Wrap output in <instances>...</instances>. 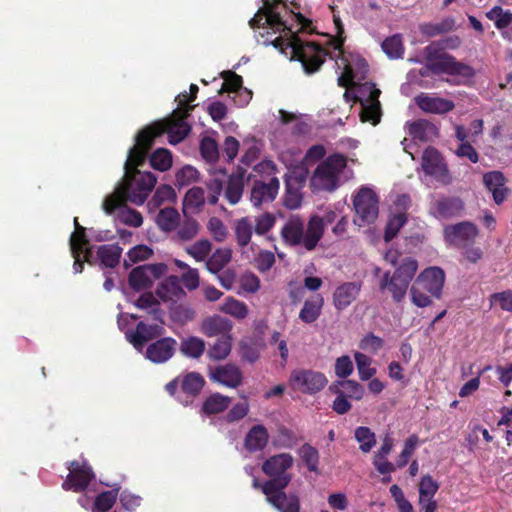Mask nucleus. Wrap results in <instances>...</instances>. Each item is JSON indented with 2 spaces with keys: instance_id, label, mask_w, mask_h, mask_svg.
Listing matches in <instances>:
<instances>
[{
  "instance_id": "1",
  "label": "nucleus",
  "mask_w": 512,
  "mask_h": 512,
  "mask_svg": "<svg viewBox=\"0 0 512 512\" xmlns=\"http://www.w3.org/2000/svg\"><path fill=\"white\" fill-rule=\"evenodd\" d=\"M190 109H177L169 118L155 122L138 133L136 143L130 148L125 161L122 181L103 201L102 206L107 214L113 213L128 201L136 205L146 201L157 178L153 173L141 171L138 167L144 163L155 137L167 133L171 144H178L185 139L190 132V126L185 121Z\"/></svg>"
},
{
  "instance_id": "2",
  "label": "nucleus",
  "mask_w": 512,
  "mask_h": 512,
  "mask_svg": "<svg viewBox=\"0 0 512 512\" xmlns=\"http://www.w3.org/2000/svg\"><path fill=\"white\" fill-rule=\"evenodd\" d=\"M294 457L287 452L268 457L261 466L262 472L269 477L261 485L266 500L280 512H300L298 495L287 494L284 489L292 480L290 470L294 465Z\"/></svg>"
},
{
  "instance_id": "3",
  "label": "nucleus",
  "mask_w": 512,
  "mask_h": 512,
  "mask_svg": "<svg viewBox=\"0 0 512 512\" xmlns=\"http://www.w3.org/2000/svg\"><path fill=\"white\" fill-rule=\"evenodd\" d=\"M265 24L275 31H288L286 38L279 37L275 39L273 45L290 59L300 61L306 73L316 72L323 64L322 49L313 43L302 41L295 33L288 29L280 14L273 8H268L265 12Z\"/></svg>"
},
{
  "instance_id": "4",
  "label": "nucleus",
  "mask_w": 512,
  "mask_h": 512,
  "mask_svg": "<svg viewBox=\"0 0 512 512\" xmlns=\"http://www.w3.org/2000/svg\"><path fill=\"white\" fill-rule=\"evenodd\" d=\"M340 216L336 209H328L323 216L312 215L306 225L300 216H291L281 228V238L289 246L313 251L323 237L325 226L337 221Z\"/></svg>"
},
{
  "instance_id": "5",
  "label": "nucleus",
  "mask_w": 512,
  "mask_h": 512,
  "mask_svg": "<svg viewBox=\"0 0 512 512\" xmlns=\"http://www.w3.org/2000/svg\"><path fill=\"white\" fill-rule=\"evenodd\" d=\"M347 159L342 154H333L320 162L310 178L313 192H333L336 190L345 173Z\"/></svg>"
},
{
  "instance_id": "6",
  "label": "nucleus",
  "mask_w": 512,
  "mask_h": 512,
  "mask_svg": "<svg viewBox=\"0 0 512 512\" xmlns=\"http://www.w3.org/2000/svg\"><path fill=\"white\" fill-rule=\"evenodd\" d=\"M418 269V263L411 257L404 258L395 272L391 275L386 272L381 281L380 289L387 290L396 303L404 300L408 287Z\"/></svg>"
},
{
  "instance_id": "7",
  "label": "nucleus",
  "mask_w": 512,
  "mask_h": 512,
  "mask_svg": "<svg viewBox=\"0 0 512 512\" xmlns=\"http://www.w3.org/2000/svg\"><path fill=\"white\" fill-rule=\"evenodd\" d=\"M327 383L322 372L303 368L293 370L288 381L292 390L310 395L320 392Z\"/></svg>"
},
{
  "instance_id": "8",
  "label": "nucleus",
  "mask_w": 512,
  "mask_h": 512,
  "mask_svg": "<svg viewBox=\"0 0 512 512\" xmlns=\"http://www.w3.org/2000/svg\"><path fill=\"white\" fill-rule=\"evenodd\" d=\"M378 203L376 193L371 188L362 187L353 199L356 213L354 223L359 226L373 223L378 217Z\"/></svg>"
},
{
  "instance_id": "9",
  "label": "nucleus",
  "mask_w": 512,
  "mask_h": 512,
  "mask_svg": "<svg viewBox=\"0 0 512 512\" xmlns=\"http://www.w3.org/2000/svg\"><path fill=\"white\" fill-rule=\"evenodd\" d=\"M380 90L373 83L361 84L357 90V98L361 102L360 117L362 122L377 125L381 119V105L379 102Z\"/></svg>"
},
{
  "instance_id": "10",
  "label": "nucleus",
  "mask_w": 512,
  "mask_h": 512,
  "mask_svg": "<svg viewBox=\"0 0 512 512\" xmlns=\"http://www.w3.org/2000/svg\"><path fill=\"white\" fill-rule=\"evenodd\" d=\"M167 266L164 263L146 264L134 268L129 275V284L136 291L145 290L152 286L153 282L164 275Z\"/></svg>"
},
{
  "instance_id": "11",
  "label": "nucleus",
  "mask_w": 512,
  "mask_h": 512,
  "mask_svg": "<svg viewBox=\"0 0 512 512\" xmlns=\"http://www.w3.org/2000/svg\"><path fill=\"white\" fill-rule=\"evenodd\" d=\"M421 166L425 174L434 177L444 184L450 182L447 166L435 148L428 147L424 150Z\"/></svg>"
},
{
  "instance_id": "12",
  "label": "nucleus",
  "mask_w": 512,
  "mask_h": 512,
  "mask_svg": "<svg viewBox=\"0 0 512 512\" xmlns=\"http://www.w3.org/2000/svg\"><path fill=\"white\" fill-rule=\"evenodd\" d=\"M427 69L433 74L446 73L449 75H461L470 77L473 75V69L449 54H442L427 64Z\"/></svg>"
},
{
  "instance_id": "13",
  "label": "nucleus",
  "mask_w": 512,
  "mask_h": 512,
  "mask_svg": "<svg viewBox=\"0 0 512 512\" xmlns=\"http://www.w3.org/2000/svg\"><path fill=\"white\" fill-rule=\"evenodd\" d=\"M341 61L344 67L343 72L338 77L339 86H355L358 81H361L366 77L368 64L363 58L357 56L349 61L344 55H342Z\"/></svg>"
},
{
  "instance_id": "14",
  "label": "nucleus",
  "mask_w": 512,
  "mask_h": 512,
  "mask_svg": "<svg viewBox=\"0 0 512 512\" xmlns=\"http://www.w3.org/2000/svg\"><path fill=\"white\" fill-rule=\"evenodd\" d=\"M279 188L280 182L275 176L270 177L268 181L256 180L250 191L252 205L259 207L264 203L274 201L278 195Z\"/></svg>"
},
{
  "instance_id": "15",
  "label": "nucleus",
  "mask_w": 512,
  "mask_h": 512,
  "mask_svg": "<svg viewBox=\"0 0 512 512\" xmlns=\"http://www.w3.org/2000/svg\"><path fill=\"white\" fill-rule=\"evenodd\" d=\"M69 474L62 484L64 490H73L75 492L84 490L94 477L91 468L86 464H80L76 461L70 463Z\"/></svg>"
},
{
  "instance_id": "16",
  "label": "nucleus",
  "mask_w": 512,
  "mask_h": 512,
  "mask_svg": "<svg viewBox=\"0 0 512 512\" xmlns=\"http://www.w3.org/2000/svg\"><path fill=\"white\" fill-rule=\"evenodd\" d=\"M477 235V226L469 221L449 225L444 229L446 241L455 246H464L467 243L474 241Z\"/></svg>"
},
{
  "instance_id": "17",
  "label": "nucleus",
  "mask_w": 512,
  "mask_h": 512,
  "mask_svg": "<svg viewBox=\"0 0 512 512\" xmlns=\"http://www.w3.org/2000/svg\"><path fill=\"white\" fill-rule=\"evenodd\" d=\"M209 378L211 381L229 388H237L243 382L242 371L231 363L209 368Z\"/></svg>"
},
{
  "instance_id": "18",
  "label": "nucleus",
  "mask_w": 512,
  "mask_h": 512,
  "mask_svg": "<svg viewBox=\"0 0 512 512\" xmlns=\"http://www.w3.org/2000/svg\"><path fill=\"white\" fill-rule=\"evenodd\" d=\"M445 281L444 271L439 267H429L421 272L415 283L426 290L431 296L440 298Z\"/></svg>"
},
{
  "instance_id": "19",
  "label": "nucleus",
  "mask_w": 512,
  "mask_h": 512,
  "mask_svg": "<svg viewBox=\"0 0 512 512\" xmlns=\"http://www.w3.org/2000/svg\"><path fill=\"white\" fill-rule=\"evenodd\" d=\"M361 288L360 281L344 282L338 285L332 295L335 309L343 311L349 307L359 296Z\"/></svg>"
},
{
  "instance_id": "20",
  "label": "nucleus",
  "mask_w": 512,
  "mask_h": 512,
  "mask_svg": "<svg viewBox=\"0 0 512 512\" xmlns=\"http://www.w3.org/2000/svg\"><path fill=\"white\" fill-rule=\"evenodd\" d=\"M414 100L416 105L425 113L445 114L455 108L453 101L426 93L419 94Z\"/></svg>"
},
{
  "instance_id": "21",
  "label": "nucleus",
  "mask_w": 512,
  "mask_h": 512,
  "mask_svg": "<svg viewBox=\"0 0 512 512\" xmlns=\"http://www.w3.org/2000/svg\"><path fill=\"white\" fill-rule=\"evenodd\" d=\"M253 231V222L248 216L239 218L234 222L233 232L235 241L243 253H246V248L251 250L253 253L258 249L256 244L251 243Z\"/></svg>"
},
{
  "instance_id": "22",
  "label": "nucleus",
  "mask_w": 512,
  "mask_h": 512,
  "mask_svg": "<svg viewBox=\"0 0 512 512\" xmlns=\"http://www.w3.org/2000/svg\"><path fill=\"white\" fill-rule=\"evenodd\" d=\"M176 345L171 337L161 338L147 347L145 356L154 363H164L174 355Z\"/></svg>"
},
{
  "instance_id": "23",
  "label": "nucleus",
  "mask_w": 512,
  "mask_h": 512,
  "mask_svg": "<svg viewBox=\"0 0 512 512\" xmlns=\"http://www.w3.org/2000/svg\"><path fill=\"white\" fill-rule=\"evenodd\" d=\"M248 179L249 176L246 177V172L242 169H238L228 177L224 188V199L230 205H236L240 202Z\"/></svg>"
},
{
  "instance_id": "24",
  "label": "nucleus",
  "mask_w": 512,
  "mask_h": 512,
  "mask_svg": "<svg viewBox=\"0 0 512 512\" xmlns=\"http://www.w3.org/2000/svg\"><path fill=\"white\" fill-rule=\"evenodd\" d=\"M156 295L164 302L177 303L186 297V292L177 276H169L158 285Z\"/></svg>"
},
{
  "instance_id": "25",
  "label": "nucleus",
  "mask_w": 512,
  "mask_h": 512,
  "mask_svg": "<svg viewBox=\"0 0 512 512\" xmlns=\"http://www.w3.org/2000/svg\"><path fill=\"white\" fill-rule=\"evenodd\" d=\"M232 322L219 315L208 316L203 319L200 325V331L207 337H224L231 335Z\"/></svg>"
},
{
  "instance_id": "26",
  "label": "nucleus",
  "mask_w": 512,
  "mask_h": 512,
  "mask_svg": "<svg viewBox=\"0 0 512 512\" xmlns=\"http://www.w3.org/2000/svg\"><path fill=\"white\" fill-rule=\"evenodd\" d=\"M485 187L492 193L493 200L500 205L507 197L506 178L501 171H490L483 175Z\"/></svg>"
},
{
  "instance_id": "27",
  "label": "nucleus",
  "mask_w": 512,
  "mask_h": 512,
  "mask_svg": "<svg viewBox=\"0 0 512 512\" xmlns=\"http://www.w3.org/2000/svg\"><path fill=\"white\" fill-rule=\"evenodd\" d=\"M159 334L158 325L148 326L144 322H139L135 331L126 333V338L139 352H142L144 344Z\"/></svg>"
},
{
  "instance_id": "28",
  "label": "nucleus",
  "mask_w": 512,
  "mask_h": 512,
  "mask_svg": "<svg viewBox=\"0 0 512 512\" xmlns=\"http://www.w3.org/2000/svg\"><path fill=\"white\" fill-rule=\"evenodd\" d=\"M408 134L420 141H432L439 135L436 125L426 119H419L407 123Z\"/></svg>"
},
{
  "instance_id": "29",
  "label": "nucleus",
  "mask_w": 512,
  "mask_h": 512,
  "mask_svg": "<svg viewBox=\"0 0 512 512\" xmlns=\"http://www.w3.org/2000/svg\"><path fill=\"white\" fill-rule=\"evenodd\" d=\"M269 434L265 426H253L245 436L244 446L249 452L262 451L268 444Z\"/></svg>"
},
{
  "instance_id": "30",
  "label": "nucleus",
  "mask_w": 512,
  "mask_h": 512,
  "mask_svg": "<svg viewBox=\"0 0 512 512\" xmlns=\"http://www.w3.org/2000/svg\"><path fill=\"white\" fill-rule=\"evenodd\" d=\"M286 192L284 195V205L288 209H297L302 203V180L296 176H287L285 178Z\"/></svg>"
},
{
  "instance_id": "31",
  "label": "nucleus",
  "mask_w": 512,
  "mask_h": 512,
  "mask_svg": "<svg viewBox=\"0 0 512 512\" xmlns=\"http://www.w3.org/2000/svg\"><path fill=\"white\" fill-rule=\"evenodd\" d=\"M122 251L117 244H104L97 248L96 255L103 267L114 268L120 262Z\"/></svg>"
},
{
  "instance_id": "32",
  "label": "nucleus",
  "mask_w": 512,
  "mask_h": 512,
  "mask_svg": "<svg viewBox=\"0 0 512 512\" xmlns=\"http://www.w3.org/2000/svg\"><path fill=\"white\" fill-rule=\"evenodd\" d=\"M179 350L185 357L199 359L206 350V343L200 337L187 336L182 338Z\"/></svg>"
},
{
  "instance_id": "33",
  "label": "nucleus",
  "mask_w": 512,
  "mask_h": 512,
  "mask_svg": "<svg viewBox=\"0 0 512 512\" xmlns=\"http://www.w3.org/2000/svg\"><path fill=\"white\" fill-rule=\"evenodd\" d=\"M323 304L324 299L319 294L306 300L299 312V319L307 324L315 322L321 314Z\"/></svg>"
},
{
  "instance_id": "34",
  "label": "nucleus",
  "mask_w": 512,
  "mask_h": 512,
  "mask_svg": "<svg viewBox=\"0 0 512 512\" xmlns=\"http://www.w3.org/2000/svg\"><path fill=\"white\" fill-rule=\"evenodd\" d=\"M433 209L437 217L450 218L460 213L463 209V202L459 198H444L437 200Z\"/></svg>"
},
{
  "instance_id": "35",
  "label": "nucleus",
  "mask_w": 512,
  "mask_h": 512,
  "mask_svg": "<svg viewBox=\"0 0 512 512\" xmlns=\"http://www.w3.org/2000/svg\"><path fill=\"white\" fill-rule=\"evenodd\" d=\"M232 349V336L226 335L219 337L217 341L211 345L207 351V357L213 361H221L226 359Z\"/></svg>"
},
{
  "instance_id": "36",
  "label": "nucleus",
  "mask_w": 512,
  "mask_h": 512,
  "mask_svg": "<svg viewBox=\"0 0 512 512\" xmlns=\"http://www.w3.org/2000/svg\"><path fill=\"white\" fill-rule=\"evenodd\" d=\"M180 220L178 211L172 207L163 208L156 217V223L162 231L176 230Z\"/></svg>"
},
{
  "instance_id": "37",
  "label": "nucleus",
  "mask_w": 512,
  "mask_h": 512,
  "mask_svg": "<svg viewBox=\"0 0 512 512\" xmlns=\"http://www.w3.org/2000/svg\"><path fill=\"white\" fill-rule=\"evenodd\" d=\"M232 258V251L229 248L216 249L213 254L206 261V268L211 273H218L221 271Z\"/></svg>"
},
{
  "instance_id": "38",
  "label": "nucleus",
  "mask_w": 512,
  "mask_h": 512,
  "mask_svg": "<svg viewBox=\"0 0 512 512\" xmlns=\"http://www.w3.org/2000/svg\"><path fill=\"white\" fill-rule=\"evenodd\" d=\"M206 201L204 190L201 187H192L184 197V211L198 212Z\"/></svg>"
},
{
  "instance_id": "39",
  "label": "nucleus",
  "mask_w": 512,
  "mask_h": 512,
  "mask_svg": "<svg viewBox=\"0 0 512 512\" xmlns=\"http://www.w3.org/2000/svg\"><path fill=\"white\" fill-rule=\"evenodd\" d=\"M170 317L173 322L185 325L196 318V311L189 304H178L170 308Z\"/></svg>"
},
{
  "instance_id": "40",
  "label": "nucleus",
  "mask_w": 512,
  "mask_h": 512,
  "mask_svg": "<svg viewBox=\"0 0 512 512\" xmlns=\"http://www.w3.org/2000/svg\"><path fill=\"white\" fill-rule=\"evenodd\" d=\"M298 454L310 472L318 473L320 456L315 447L305 443L299 448Z\"/></svg>"
},
{
  "instance_id": "41",
  "label": "nucleus",
  "mask_w": 512,
  "mask_h": 512,
  "mask_svg": "<svg viewBox=\"0 0 512 512\" xmlns=\"http://www.w3.org/2000/svg\"><path fill=\"white\" fill-rule=\"evenodd\" d=\"M199 228V223L195 219L187 218L178 224L175 239L182 242L190 241L198 235Z\"/></svg>"
},
{
  "instance_id": "42",
  "label": "nucleus",
  "mask_w": 512,
  "mask_h": 512,
  "mask_svg": "<svg viewBox=\"0 0 512 512\" xmlns=\"http://www.w3.org/2000/svg\"><path fill=\"white\" fill-rule=\"evenodd\" d=\"M230 404V398L220 393L212 394L203 404V411L206 414H217L223 412Z\"/></svg>"
},
{
  "instance_id": "43",
  "label": "nucleus",
  "mask_w": 512,
  "mask_h": 512,
  "mask_svg": "<svg viewBox=\"0 0 512 512\" xmlns=\"http://www.w3.org/2000/svg\"><path fill=\"white\" fill-rule=\"evenodd\" d=\"M220 311L237 319H244L248 314V308L246 304L232 297H228L221 304Z\"/></svg>"
},
{
  "instance_id": "44",
  "label": "nucleus",
  "mask_w": 512,
  "mask_h": 512,
  "mask_svg": "<svg viewBox=\"0 0 512 512\" xmlns=\"http://www.w3.org/2000/svg\"><path fill=\"white\" fill-rule=\"evenodd\" d=\"M381 47L384 53L391 59L402 58L404 54V46L399 34L386 38L382 42Z\"/></svg>"
},
{
  "instance_id": "45",
  "label": "nucleus",
  "mask_w": 512,
  "mask_h": 512,
  "mask_svg": "<svg viewBox=\"0 0 512 512\" xmlns=\"http://www.w3.org/2000/svg\"><path fill=\"white\" fill-rule=\"evenodd\" d=\"M185 251L197 262H206L209 258V254L212 251V243L208 239H201L186 247Z\"/></svg>"
},
{
  "instance_id": "46",
  "label": "nucleus",
  "mask_w": 512,
  "mask_h": 512,
  "mask_svg": "<svg viewBox=\"0 0 512 512\" xmlns=\"http://www.w3.org/2000/svg\"><path fill=\"white\" fill-rule=\"evenodd\" d=\"M204 385L203 377L195 372L187 374L181 381V390L188 396H196Z\"/></svg>"
},
{
  "instance_id": "47",
  "label": "nucleus",
  "mask_w": 512,
  "mask_h": 512,
  "mask_svg": "<svg viewBox=\"0 0 512 512\" xmlns=\"http://www.w3.org/2000/svg\"><path fill=\"white\" fill-rule=\"evenodd\" d=\"M252 222L255 233L261 236L274 228L276 224V216L273 213L264 212L255 216L254 219H252Z\"/></svg>"
},
{
  "instance_id": "48",
  "label": "nucleus",
  "mask_w": 512,
  "mask_h": 512,
  "mask_svg": "<svg viewBox=\"0 0 512 512\" xmlns=\"http://www.w3.org/2000/svg\"><path fill=\"white\" fill-rule=\"evenodd\" d=\"M455 22L451 18L444 19L439 23H424L420 25V31L429 36L434 37L453 30Z\"/></svg>"
},
{
  "instance_id": "49",
  "label": "nucleus",
  "mask_w": 512,
  "mask_h": 512,
  "mask_svg": "<svg viewBox=\"0 0 512 512\" xmlns=\"http://www.w3.org/2000/svg\"><path fill=\"white\" fill-rule=\"evenodd\" d=\"M354 437L360 444V450L364 453L370 452L376 444L375 433L365 426L356 428Z\"/></svg>"
},
{
  "instance_id": "50",
  "label": "nucleus",
  "mask_w": 512,
  "mask_h": 512,
  "mask_svg": "<svg viewBox=\"0 0 512 512\" xmlns=\"http://www.w3.org/2000/svg\"><path fill=\"white\" fill-rule=\"evenodd\" d=\"M486 17L494 21L497 29H505L512 23V12L503 10L500 6H494L486 13Z\"/></svg>"
},
{
  "instance_id": "51",
  "label": "nucleus",
  "mask_w": 512,
  "mask_h": 512,
  "mask_svg": "<svg viewBox=\"0 0 512 512\" xmlns=\"http://www.w3.org/2000/svg\"><path fill=\"white\" fill-rule=\"evenodd\" d=\"M354 358L361 380H369L376 374V369L371 367L372 359L369 356L361 352H356Z\"/></svg>"
},
{
  "instance_id": "52",
  "label": "nucleus",
  "mask_w": 512,
  "mask_h": 512,
  "mask_svg": "<svg viewBox=\"0 0 512 512\" xmlns=\"http://www.w3.org/2000/svg\"><path fill=\"white\" fill-rule=\"evenodd\" d=\"M151 166L159 171H167L172 166V155L169 150L159 148L150 156Z\"/></svg>"
},
{
  "instance_id": "53",
  "label": "nucleus",
  "mask_w": 512,
  "mask_h": 512,
  "mask_svg": "<svg viewBox=\"0 0 512 512\" xmlns=\"http://www.w3.org/2000/svg\"><path fill=\"white\" fill-rule=\"evenodd\" d=\"M275 255L272 251L259 249L253 258L254 266L260 272L269 271L275 264Z\"/></svg>"
},
{
  "instance_id": "54",
  "label": "nucleus",
  "mask_w": 512,
  "mask_h": 512,
  "mask_svg": "<svg viewBox=\"0 0 512 512\" xmlns=\"http://www.w3.org/2000/svg\"><path fill=\"white\" fill-rule=\"evenodd\" d=\"M125 204L126 203L116 208L119 209L118 217L120 221L128 226L140 227L143 223V218L141 214L136 210L126 207Z\"/></svg>"
},
{
  "instance_id": "55",
  "label": "nucleus",
  "mask_w": 512,
  "mask_h": 512,
  "mask_svg": "<svg viewBox=\"0 0 512 512\" xmlns=\"http://www.w3.org/2000/svg\"><path fill=\"white\" fill-rule=\"evenodd\" d=\"M407 218L404 213L393 215L387 222L384 239L386 242L391 241L406 223Z\"/></svg>"
},
{
  "instance_id": "56",
  "label": "nucleus",
  "mask_w": 512,
  "mask_h": 512,
  "mask_svg": "<svg viewBox=\"0 0 512 512\" xmlns=\"http://www.w3.org/2000/svg\"><path fill=\"white\" fill-rule=\"evenodd\" d=\"M175 178L177 186L185 187L198 181L199 172L194 167L186 165L177 171Z\"/></svg>"
},
{
  "instance_id": "57",
  "label": "nucleus",
  "mask_w": 512,
  "mask_h": 512,
  "mask_svg": "<svg viewBox=\"0 0 512 512\" xmlns=\"http://www.w3.org/2000/svg\"><path fill=\"white\" fill-rule=\"evenodd\" d=\"M298 443L294 432L286 427H280L278 435L274 440V446L284 449H291Z\"/></svg>"
},
{
  "instance_id": "58",
  "label": "nucleus",
  "mask_w": 512,
  "mask_h": 512,
  "mask_svg": "<svg viewBox=\"0 0 512 512\" xmlns=\"http://www.w3.org/2000/svg\"><path fill=\"white\" fill-rule=\"evenodd\" d=\"M439 489L438 483L430 475H424L419 483V502L424 498H434Z\"/></svg>"
},
{
  "instance_id": "59",
  "label": "nucleus",
  "mask_w": 512,
  "mask_h": 512,
  "mask_svg": "<svg viewBox=\"0 0 512 512\" xmlns=\"http://www.w3.org/2000/svg\"><path fill=\"white\" fill-rule=\"evenodd\" d=\"M207 229L217 242H223L228 236V230L223 221L217 217H212L207 223Z\"/></svg>"
},
{
  "instance_id": "60",
  "label": "nucleus",
  "mask_w": 512,
  "mask_h": 512,
  "mask_svg": "<svg viewBox=\"0 0 512 512\" xmlns=\"http://www.w3.org/2000/svg\"><path fill=\"white\" fill-rule=\"evenodd\" d=\"M418 444V437L416 435L410 436L404 443V448L400 453L396 466L402 468L407 465L409 458L414 453L416 446Z\"/></svg>"
},
{
  "instance_id": "61",
  "label": "nucleus",
  "mask_w": 512,
  "mask_h": 512,
  "mask_svg": "<svg viewBox=\"0 0 512 512\" xmlns=\"http://www.w3.org/2000/svg\"><path fill=\"white\" fill-rule=\"evenodd\" d=\"M201 154L208 162H215L218 159V145L211 137H206L200 144Z\"/></svg>"
},
{
  "instance_id": "62",
  "label": "nucleus",
  "mask_w": 512,
  "mask_h": 512,
  "mask_svg": "<svg viewBox=\"0 0 512 512\" xmlns=\"http://www.w3.org/2000/svg\"><path fill=\"white\" fill-rule=\"evenodd\" d=\"M117 498V491L110 490L99 494L95 500V509L99 512L108 511L115 503Z\"/></svg>"
},
{
  "instance_id": "63",
  "label": "nucleus",
  "mask_w": 512,
  "mask_h": 512,
  "mask_svg": "<svg viewBox=\"0 0 512 512\" xmlns=\"http://www.w3.org/2000/svg\"><path fill=\"white\" fill-rule=\"evenodd\" d=\"M152 253V249L149 248L148 246L137 245L128 251L127 257L130 263H128V261L125 260V265L129 266L130 264L136 263L138 261L146 260L152 255Z\"/></svg>"
},
{
  "instance_id": "64",
  "label": "nucleus",
  "mask_w": 512,
  "mask_h": 512,
  "mask_svg": "<svg viewBox=\"0 0 512 512\" xmlns=\"http://www.w3.org/2000/svg\"><path fill=\"white\" fill-rule=\"evenodd\" d=\"M491 307L498 304L502 310L512 313V291L506 290L490 296Z\"/></svg>"
}]
</instances>
